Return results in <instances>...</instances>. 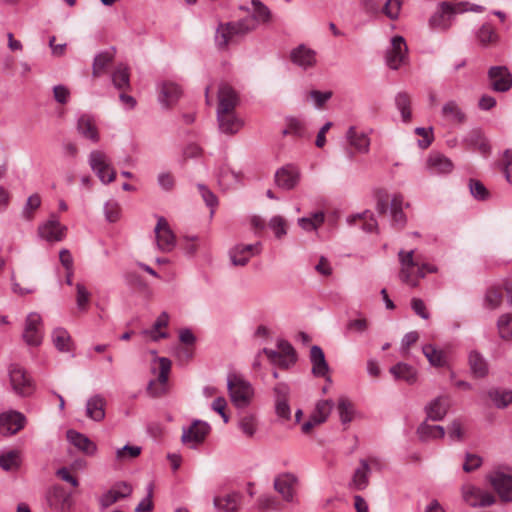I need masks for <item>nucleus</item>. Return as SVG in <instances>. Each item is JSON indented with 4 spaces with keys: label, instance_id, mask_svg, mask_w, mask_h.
<instances>
[{
    "label": "nucleus",
    "instance_id": "obj_1",
    "mask_svg": "<svg viewBox=\"0 0 512 512\" xmlns=\"http://www.w3.org/2000/svg\"><path fill=\"white\" fill-rule=\"evenodd\" d=\"M255 29L256 24L249 18L220 23L215 32V45L219 50H226L230 44L237 43Z\"/></svg>",
    "mask_w": 512,
    "mask_h": 512
},
{
    "label": "nucleus",
    "instance_id": "obj_2",
    "mask_svg": "<svg viewBox=\"0 0 512 512\" xmlns=\"http://www.w3.org/2000/svg\"><path fill=\"white\" fill-rule=\"evenodd\" d=\"M227 388L232 403L237 408H246L252 401L254 390L251 384L238 375H230L227 380Z\"/></svg>",
    "mask_w": 512,
    "mask_h": 512
},
{
    "label": "nucleus",
    "instance_id": "obj_3",
    "mask_svg": "<svg viewBox=\"0 0 512 512\" xmlns=\"http://www.w3.org/2000/svg\"><path fill=\"white\" fill-rule=\"evenodd\" d=\"M414 254V250H400L398 252V259L400 263L399 279L411 287L418 286V280L417 277H414L413 269L417 268L418 271L421 262L420 256H415Z\"/></svg>",
    "mask_w": 512,
    "mask_h": 512
},
{
    "label": "nucleus",
    "instance_id": "obj_4",
    "mask_svg": "<svg viewBox=\"0 0 512 512\" xmlns=\"http://www.w3.org/2000/svg\"><path fill=\"white\" fill-rule=\"evenodd\" d=\"M89 165L103 184H109L116 178V171L111 166L108 156L100 151L93 150L89 154Z\"/></svg>",
    "mask_w": 512,
    "mask_h": 512
},
{
    "label": "nucleus",
    "instance_id": "obj_5",
    "mask_svg": "<svg viewBox=\"0 0 512 512\" xmlns=\"http://www.w3.org/2000/svg\"><path fill=\"white\" fill-rule=\"evenodd\" d=\"M8 373L11 387L17 395L28 397L33 393V381L22 366L11 364L8 368Z\"/></svg>",
    "mask_w": 512,
    "mask_h": 512
},
{
    "label": "nucleus",
    "instance_id": "obj_6",
    "mask_svg": "<svg viewBox=\"0 0 512 512\" xmlns=\"http://www.w3.org/2000/svg\"><path fill=\"white\" fill-rule=\"evenodd\" d=\"M408 59V48L402 36H394L391 47L386 52V64L393 70H397Z\"/></svg>",
    "mask_w": 512,
    "mask_h": 512
},
{
    "label": "nucleus",
    "instance_id": "obj_7",
    "mask_svg": "<svg viewBox=\"0 0 512 512\" xmlns=\"http://www.w3.org/2000/svg\"><path fill=\"white\" fill-rule=\"evenodd\" d=\"M487 480L499 495L501 501L512 502V475L502 471H493L487 476Z\"/></svg>",
    "mask_w": 512,
    "mask_h": 512
},
{
    "label": "nucleus",
    "instance_id": "obj_8",
    "mask_svg": "<svg viewBox=\"0 0 512 512\" xmlns=\"http://www.w3.org/2000/svg\"><path fill=\"white\" fill-rule=\"evenodd\" d=\"M42 338V318L38 313L32 312L26 318L23 339L30 346H38Z\"/></svg>",
    "mask_w": 512,
    "mask_h": 512
},
{
    "label": "nucleus",
    "instance_id": "obj_9",
    "mask_svg": "<svg viewBox=\"0 0 512 512\" xmlns=\"http://www.w3.org/2000/svg\"><path fill=\"white\" fill-rule=\"evenodd\" d=\"M158 248L163 252H170L176 244L174 233L164 217H159L154 229Z\"/></svg>",
    "mask_w": 512,
    "mask_h": 512
},
{
    "label": "nucleus",
    "instance_id": "obj_10",
    "mask_svg": "<svg viewBox=\"0 0 512 512\" xmlns=\"http://www.w3.org/2000/svg\"><path fill=\"white\" fill-rule=\"evenodd\" d=\"M298 478L292 473H282L274 479V489L287 502H292L296 493Z\"/></svg>",
    "mask_w": 512,
    "mask_h": 512
},
{
    "label": "nucleus",
    "instance_id": "obj_11",
    "mask_svg": "<svg viewBox=\"0 0 512 512\" xmlns=\"http://www.w3.org/2000/svg\"><path fill=\"white\" fill-rule=\"evenodd\" d=\"M218 106L217 111H235L240 103L238 93L228 83H220L218 88Z\"/></svg>",
    "mask_w": 512,
    "mask_h": 512
},
{
    "label": "nucleus",
    "instance_id": "obj_12",
    "mask_svg": "<svg viewBox=\"0 0 512 512\" xmlns=\"http://www.w3.org/2000/svg\"><path fill=\"white\" fill-rule=\"evenodd\" d=\"M491 88L496 92H506L512 87V74L505 66H493L488 71Z\"/></svg>",
    "mask_w": 512,
    "mask_h": 512
},
{
    "label": "nucleus",
    "instance_id": "obj_13",
    "mask_svg": "<svg viewBox=\"0 0 512 512\" xmlns=\"http://www.w3.org/2000/svg\"><path fill=\"white\" fill-rule=\"evenodd\" d=\"M26 418L17 411L0 414V434L7 436L16 434L24 428Z\"/></svg>",
    "mask_w": 512,
    "mask_h": 512
},
{
    "label": "nucleus",
    "instance_id": "obj_14",
    "mask_svg": "<svg viewBox=\"0 0 512 512\" xmlns=\"http://www.w3.org/2000/svg\"><path fill=\"white\" fill-rule=\"evenodd\" d=\"M66 231L67 227L62 225L54 215L38 228L39 236L48 242H59L63 240Z\"/></svg>",
    "mask_w": 512,
    "mask_h": 512
},
{
    "label": "nucleus",
    "instance_id": "obj_15",
    "mask_svg": "<svg viewBox=\"0 0 512 512\" xmlns=\"http://www.w3.org/2000/svg\"><path fill=\"white\" fill-rule=\"evenodd\" d=\"M132 493V486L125 482H117L113 487L103 494L99 500L102 508H108L112 504L116 503L120 499L127 498Z\"/></svg>",
    "mask_w": 512,
    "mask_h": 512
},
{
    "label": "nucleus",
    "instance_id": "obj_16",
    "mask_svg": "<svg viewBox=\"0 0 512 512\" xmlns=\"http://www.w3.org/2000/svg\"><path fill=\"white\" fill-rule=\"evenodd\" d=\"M219 129L222 133L233 135L243 127V120L237 115L236 110L216 111Z\"/></svg>",
    "mask_w": 512,
    "mask_h": 512
},
{
    "label": "nucleus",
    "instance_id": "obj_17",
    "mask_svg": "<svg viewBox=\"0 0 512 512\" xmlns=\"http://www.w3.org/2000/svg\"><path fill=\"white\" fill-rule=\"evenodd\" d=\"M260 242L247 245H236L230 252V260L234 266H245L249 259L260 252Z\"/></svg>",
    "mask_w": 512,
    "mask_h": 512
},
{
    "label": "nucleus",
    "instance_id": "obj_18",
    "mask_svg": "<svg viewBox=\"0 0 512 512\" xmlns=\"http://www.w3.org/2000/svg\"><path fill=\"white\" fill-rule=\"evenodd\" d=\"M300 172L293 165H286L275 173V184L282 189L291 190L298 184Z\"/></svg>",
    "mask_w": 512,
    "mask_h": 512
},
{
    "label": "nucleus",
    "instance_id": "obj_19",
    "mask_svg": "<svg viewBox=\"0 0 512 512\" xmlns=\"http://www.w3.org/2000/svg\"><path fill=\"white\" fill-rule=\"evenodd\" d=\"M210 431V426L201 420H194L189 428H183L181 441L187 443H201Z\"/></svg>",
    "mask_w": 512,
    "mask_h": 512
},
{
    "label": "nucleus",
    "instance_id": "obj_20",
    "mask_svg": "<svg viewBox=\"0 0 512 512\" xmlns=\"http://www.w3.org/2000/svg\"><path fill=\"white\" fill-rule=\"evenodd\" d=\"M158 362L160 371L157 380L150 381L148 385V390L154 396H158L163 393V386H165L168 381V376L172 365L171 361L166 357H159Z\"/></svg>",
    "mask_w": 512,
    "mask_h": 512
},
{
    "label": "nucleus",
    "instance_id": "obj_21",
    "mask_svg": "<svg viewBox=\"0 0 512 512\" xmlns=\"http://www.w3.org/2000/svg\"><path fill=\"white\" fill-rule=\"evenodd\" d=\"M310 361L312 363V373L317 377H326L328 381H331L330 377L327 376L329 372V366L325 359L322 348L318 345H313L310 349Z\"/></svg>",
    "mask_w": 512,
    "mask_h": 512
},
{
    "label": "nucleus",
    "instance_id": "obj_22",
    "mask_svg": "<svg viewBox=\"0 0 512 512\" xmlns=\"http://www.w3.org/2000/svg\"><path fill=\"white\" fill-rule=\"evenodd\" d=\"M346 139L349 145L358 153L366 154L369 151L370 139L366 133L358 131L354 126L348 128Z\"/></svg>",
    "mask_w": 512,
    "mask_h": 512
},
{
    "label": "nucleus",
    "instance_id": "obj_23",
    "mask_svg": "<svg viewBox=\"0 0 512 512\" xmlns=\"http://www.w3.org/2000/svg\"><path fill=\"white\" fill-rule=\"evenodd\" d=\"M449 399L445 396H439L432 400L426 407L427 418L433 421L442 420L449 409Z\"/></svg>",
    "mask_w": 512,
    "mask_h": 512
},
{
    "label": "nucleus",
    "instance_id": "obj_24",
    "mask_svg": "<svg viewBox=\"0 0 512 512\" xmlns=\"http://www.w3.org/2000/svg\"><path fill=\"white\" fill-rule=\"evenodd\" d=\"M67 439L78 450L87 455H94L97 451V446L86 435L79 433L75 430L67 431Z\"/></svg>",
    "mask_w": 512,
    "mask_h": 512
},
{
    "label": "nucleus",
    "instance_id": "obj_25",
    "mask_svg": "<svg viewBox=\"0 0 512 512\" xmlns=\"http://www.w3.org/2000/svg\"><path fill=\"white\" fill-rule=\"evenodd\" d=\"M106 400L103 396L97 394L90 397L86 403V416L90 419L100 422L105 418Z\"/></svg>",
    "mask_w": 512,
    "mask_h": 512
},
{
    "label": "nucleus",
    "instance_id": "obj_26",
    "mask_svg": "<svg viewBox=\"0 0 512 512\" xmlns=\"http://www.w3.org/2000/svg\"><path fill=\"white\" fill-rule=\"evenodd\" d=\"M291 61L296 65L307 69L316 63L315 52L304 45H299L291 52Z\"/></svg>",
    "mask_w": 512,
    "mask_h": 512
},
{
    "label": "nucleus",
    "instance_id": "obj_27",
    "mask_svg": "<svg viewBox=\"0 0 512 512\" xmlns=\"http://www.w3.org/2000/svg\"><path fill=\"white\" fill-rule=\"evenodd\" d=\"M242 495L239 492H232L225 496L214 498V506L223 512H237L241 504Z\"/></svg>",
    "mask_w": 512,
    "mask_h": 512
},
{
    "label": "nucleus",
    "instance_id": "obj_28",
    "mask_svg": "<svg viewBox=\"0 0 512 512\" xmlns=\"http://www.w3.org/2000/svg\"><path fill=\"white\" fill-rule=\"evenodd\" d=\"M77 131L84 138L89 139L94 143L99 141V133L94 119L89 115L83 114L79 117L77 121Z\"/></svg>",
    "mask_w": 512,
    "mask_h": 512
},
{
    "label": "nucleus",
    "instance_id": "obj_29",
    "mask_svg": "<svg viewBox=\"0 0 512 512\" xmlns=\"http://www.w3.org/2000/svg\"><path fill=\"white\" fill-rule=\"evenodd\" d=\"M360 466L354 471L350 485L356 490H364L369 485L370 465L368 460L360 459Z\"/></svg>",
    "mask_w": 512,
    "mask_h": 512
},
{
    "label": "nucleus",
    "instance_id": "obj_30",
    "mask_svg": "<svg viewBox=\"0 0 512 512\" xmlns=\"http://www.w3.org/2000/svg\"><path fill=\"white\" fill-rule=\"evenodd\" d=\"M389 372L397 380H404L408 384H413L417 380L416 370L409 364L399 362L389 369Z\"/></svg>",
    "mask_w": 512,
    "mask_h": 512
},
{
    "label": "nucleus",
    "instance_id": "obj_31",
    "mask_svg": "<svg viewBox=\"0 0 512 512\" xmlns=\"http://www.w3.org/2000/svg\"><path fill=\"white\" fill-rule=\"evenodd\" d=\"M115 57V49L112 48L107 51L100 52L94 58L92 65V75L93 77L101 76L105 71L108 65L114 60Z\"/></svg>",
    "mask_w": 512,
    "mask_h": 512
},
{
    "label": "nucleus",
    "instance_id": "obj_32",
    "mask_svg": "<svg viewBox=\"0 0 512 512\" xmlns=\"http://www.w3.org/2000/svg\"><path fill=\"white\" fill-rule=\"evenodd\" d=\"M427 164L434 173H449L453 169L451 160L440 153H432L427 160Z\"/></svg>",
    "mask_w": 512,
    "mask_h": 512
},
{
    "label": "nucleus",
    "instance_id": "obj_33",
    "mask_svg": "<svg viewBox=\"0 0 512 512\" xmlns=\"http://www.w3.org/2000/svg\"><path fill=\"white\" fill-rule=\"evenodd\" d=\"M49 502L51 506L65 510L70 507L71 496L63 487L56 485L51 490Z\"/></svg>",
    "mask_w": 512,
    "mask_h": 512
},
{
    "label": "nucleus",
    "instance_id": "obj_34",
    "mask_svg": "<svg viewBox=\"0 0 512 512\" xmlns=\"http://www.w3.org/2000/svg\"><path fill=\"white\" fill-rule=\"evenodd\" d=\"M169 323V315L167 312H162L159 317L156 319L151 329L144 330L142 333L144 335L149 336L153 341H158L159 339H165L168 337L167 332H161V328H165Z\"/></svg>",
    "mask_w": 512,
    "mask_h": 512
},
{
    "label": "nucleus",
    "instance_id": "obj_35",
    "mask_svg": "<svg viewBox=\"0 0 512 512\" xmlns=\"http://www.w3.org/2000/svg\"><path fill=\"white\" fill-rule=\"evenodd\" d=\"M469 366L474 377L483 378L488 374V365L484 357L477 351L469 354Z\"/></svg>",
    "mask_w": 512,
    "mask_h": 512
},
{
    "label": "nucleus",
    "instance_id": "obj_36",
    "mask_svg": "<svg viewBox=\"0 0 512 512\" xmlns=\"http://www.w3.org/2000/svg\"><path fill=\"white\" fill-rule=\"evenodd\" d=\"M417 434L421 441H428L431 439L442 438L445 435V430L440 425H430L424 421L418 427Z\"/></svg>",
    "mask_w": 512,
    "mask_h": 512
},
{
    "label": "nucleus",
    "instance_id": "obj_37",
    "mask_svg": "<svg viewBox=\"0 0 512 512\" xmlns=\"http://www.w3.org/2000/svg\"><path fill=\"white\" fill-rule=\"evenodd\" d=\"M181 96V89L175 83H163L160 92V102L165 106L176 102Z\"/></svg>",
    "mask_w": 512,
    "mask_h": 512
},
{
    "label": "nucleus",
    "instance_id": "obj_38",
    "mask_svg": "<svg viewBox=\"0 0 512 512\" xmlns=\"http://www.w3.org/2000/svg\"><path fill=\"white\" fill-rule=\"evenodd\" d=\"M21 453L18 450H10L0 455V467L4 471H15L20 468Z\"/></svg>",
    "mask_w": 512,
    "mask_h": 512
},
{
    "label": "nucleus",
    "instance_id": "obj_39",
    "mask_svg": "<svg viewBox=\"0 0 512 512\" xmlns=\"http://www.w3.org/2000/svg\"><path fill=\"white\" fill-rule=\"evenodd\" d=\"M442 115L446 119H449L456 123H463L466 120L465 113L461 110L458 104L451 100L446 102L442 107Z\"/></svg>",
    "mask_w": 512,
    "mask_h": 512
},
{
    "label": "nucleus",
    "instance_id": "obj_40",
    "mask_svg": "<svg viewBox=\"0 0 512 512\" xmlns=\"http://www.w3.org/2000/svg\"><path fill=\"white\" fill-rule=\"evenodd\" d=\"M402 204L403 197L401 195H394L391 200L392 224L400 228L404 227L406 223V216L402 210Z\"/></svg>",
    "mask_w": 512,
    "mask_h": 512
},
{
    "label": "nucleus",
    "instance_id": "obj_41",
    "mask_svg": "<svg viewBox=\"0 0 512 512\" xmlns=\"http://www.w3.org/2000/svg\"><path fill=\"white\" fill-rule=\"evenodd\" d=\"M112 82L119 89H128L130 87L129 69L124 64H119L112 74Z\"/></svg>",
    "mask_w": 512,
    "mask_h": 512
},
{
    "label": "nucleus",
    "instance_id": "obj_42",
    "mask_svg": "<svg viewBox=\"0 0 512 512\" xmlns=\"http://www.w3.org/2000/svg\"><path fill=\"white\" fill-rule=\"evenodd\" d=\"M325 220V214L322 211L314 212L309 217L298 219V225L305 231L317 230Z\"/></svg>",
    "mask_w": 512,
    "mask_h": 512
},
{
    "label": "nucleus",
    "instance_id": "obj_43",
    "mask_svg": "<svg viewBox=\"0 0 512 512\" xmlns=\"http://www.w3.org/2000/svg\"><path fill=\"white\" fill-rule=\"evenodd\" d=\"M252 6L254 12L252 17L248 18L252 19L256 25L257 22L268 23L271 21L272 13L264 3H262L260 0H252Z\"/></svg>",
    "mask_w": 512,
    "mask_h": 512
},
{
    "label": "nucleus",
    "instance_id": "obj_44",
    "mask_svg": "<svg viewBox=\"0 0 512 512\" xmlns=\"http://www.w3.org/2000/svg\"><path fill=\"white\" fill-rule=\"evenodd\" d=\"M395 105L397 109L401 112V117L404 122H409L411 120V98L407 92H399L395 96Z\"/></svg>",
    "mask_w": 512,
    "mask_h": 512
},
{
    "label": "nucleus",
    "instance_id": "obj_45",
    "mask_svg": "<svg viewBox=\"0 0 512 512\" xmlns=\"http://www.w3.org/2000/svg\"><path fill=\"white\" fill-rule=\"evenodd\" d=\"M423 354L429 363L435 367H442L446 364V357L443 351L437 350L433 345L427 344L423 346Z\"/></svg>",
    "mask_w": 512,
    "mask_h": 512
},
{
    "label": "nucleus",
    "instance_id": "obj_46",
    "mask_svg": "<svg viewBox=\"0 0 512 512\" xmlns=\"http://www.w3.org/2000/svg\"><path fill=\"white\" fill-rule=\"evenodd\" d=\"M357 220H363L362 229L368 233L375 231L378 227L377 221L375 220L372 213L365 211L361 214L349 216L347 221L349 224L355 223Z\"/></svg>",
    "mask_w": 512,
    "mask_h": 512
},
{
    "label": "nucleus",
    "instance_id": "obj_47",
    "mask_svg": "<svg viewBox=\"0 0 512 512\" xmlns=\"http://www.w3.org/2000/svg\"><path fill=\"white\" fill-rule=\"evenodd\" d=\"M286 123L287 126L282 132L283 135H293L295 137L305 136L306 129L302 120L295 117H287Z\"/></svg>",
    "mask_w": 512,
    "mask_h": 512
},
{
    "label": "nucleus",
    "instance_id": "obj_48",
    "mask_svg": "<svg viewBox=\"0 0 512 512\" xmlns=\"http://www.w3.org/2000/svg\"><path fill=\"white\" fill-rule=\"evenodd\" d=\"M485 306L489 309H497L503 302V294L499 287L492 286L487 289L485 298Z\"/></svg>",
    "mask_w": 512,
    "mask_h": 512
},
{
    "label": "nucleus",
    "instance_id": "obj_49",
    "mask_svg": "<svg viewBox=\"0 0 512 512\" xmlns=\"http://www.w3.org/2000/svg\"><path fill=\"white\" fill-rule=\"evenodd\" d=\"M337 410L342 424H348L352 421L354 415L353 404L345 397L338 400Z\"/></svg>",
    "mask_w": 512,
    "mask_h": 512
},
{
    "label": "nucleus",
    "instance_id": "obj_50",
    "mask_svg": "<svg viewBox=\"0 0 512 512\" xmlns=\"http://www.w3.org/2000/svg\"><path fill=\"white\" fill-rule=\"evenodd\" d=\"M268 227L273 231L277 239L283 238L288 232V222L280 215L273 216L268 222Z\"/></svg>",
    "mask_w": 512,
    "mask_h": 512
},
{
    "label": "nucleus",
    "instance_id": "obj_51",
    "mask_svg": "<svg viewBox=\"0 0 512 512\" xmlns=\"http://www.w3.org/2000/svg\"><path fill=\"white\" fill-rule=\"evenodd\" d=\"M334 407L332 400H321L318 401L312 416L317 420L315 422L324 423Z\"/></svg>",
    "mask_w": 512,
    "mask_h": 512
},
{
    "label": "nucleus",
    "instance_id": "obj_52",
    "mask_svg": "<svg viewBox=\"0 0 512 512\" xmlns=\"http://www.w3.org/2000/svg\"><path fill=\"white\" fill-rule=\"evenodd\" d=\"M52 339H53V343H54L55 347L59 351H69L70 350L69 344H70L71 338L65 329H63V328L55 329L52 334Z\"/></svg>",
    "mask_w": 512,
    "mask_h": 512
},
{
    "label": "nucleus",
    "instance_id": "obj_53",
    "mask_svg": "<svg viewBox=\"0 0 512 512\" xmlns=\"http://www.w3.org/2000/svg\"><path fill=\"white\" fill-rule=\"evenodd\" d=\"M499 335L504 340L512 339V314L506 313L499 317L497 322Z\"/></svg>",
    "mask_w": 512,
    "mask_h": 512
},
{
    "label": "nucleus",
    "instance_id": "obj_54",
    "mask_svg": "<svg viewBox=\"0 0 512 512\" xmlns=\"http://www.w3.org/2000/svg\"><path fill=\"white\" fill-rule=\"evenodd\" d=\"M91 293L87 290V288L81 284H76V304L77 308L81 312H86L88 309V305L90 302Z\"/></svg>",
    "mask_w": 512,
    "mask_h": 512
},
{
    "label": "nucleus",
    "instance_id": "obj_55",
    "mask_svg": "<svg viewBox=\"0 0 512 512\" xmlns=\"http://www.w3.org/2000/svg\"><path fill=\"white\" fill-rule=\"evenodd\" d=\"M239 428L246 436L252 437L257 429L256 416L253 414L243 415L239 420Z\"/></svg>",
    "mask_w": 512,
    "mask_h": 512
},
{
    "label": "nucleus",
    "instance_id": "obj_56",
    "mask_svg": "<svg viewBox=\"0 0 512 512\" xmlns=\"http://www.w3.org/2000/svg\"><path fill=\"white\" fill-rule=\"evenodd\" d=\"M488 394L498 408H504L512 403V391L510 390L499 391L493 389L490 390Z\"/></svg>",
    "mask_w": 512,
    "mask_h": 512
},
{
    "label": "nucleus",
    "instance_id": "obj_57",
    "mask_svg": "<svg viewBox=\"0 0 512 512\" xmlns=\"http://www.w3.org/2000/svg\"><path fill=\"white\" fill-rule=\"evenodd\" d=\"M469 189L472 196L477 200H486L489 197V191L484 186V184L475 179H471L469 182Z\"/></svg>",
    "mask_w": 512,
    "mask_h": 512
},
{
    "label": "nucleus",
    "instance_id": "obj_58",
    "mask_svg": "<svg viewBox=\"0 0 512 512\" xmlns=\"http://www.w3.org/2000/svg\"><path fill=\"white\" fill-rule=\"evenodd\" d=\"M140 453H141V447L125 445L124 447H122L116 451V458L119 461H124L127 459L136 458L140 455Z\"/></svg>",
    "mask_w": 512,
    "mask_h": 512
},
{
    "label": "nucleus",
    "instance_id": "obj_59",
    "mask_svg": "<svg viewBox=\"0 0 512 512\" xmlns=\"http://www.w3.org/2000/svg\"><path fill=\"white\" fill-rule=\"evenodd\" d=\"M200 194L208 207L211 208V215L214 213V208L218 205V200L215 194L209 190L204 184H198Z\"/></svg>",
    "mask_w": 512,
    "mask_h": 512
},
{
    "label": "nucleus",
    "instance_id": "obj_60",
    "mask_svg": "<svg viewBox=\"0 0 512 512\" xmlns=\"http://www.w3.org/2000/svg\"><path fill=\"white\" fill-rule=\"evenodd\" d=\"M415 133L422 137V139H420L418 141V145L420 148L426 149L432 143V140H433L432 127H429V128L417 127L415 129Z\"/></svg>",
    "mask_w": 512,
    "mask_h": 512
},
{
    "label": "nucleus",
    "instance_id": "obj_61",
    "mask_svg": "<svg viewBox=\"0 0 512 512\" xmlns=\"http://www.w3.org/2000/svg\"><path fill=\"white\" fill-rule=\"evenodd\" d=\"M104 212L109 222H116L120 217V206L115 201H108L104 205Z\"/></svg>",
    "mask_w": 512,
    "mask_h": 512
},
{
    "label": "nucleus",
    "instance_id": "obj_62",
    "mask_svg": "<svg viewBox=\"0 0 512 512\" xmlns=\"http://www.w3.org/2000/svg\"><path fill=\"white\" fill-rule=\"evenodd\" d=\"M497 35L490 25H483L478 32V39L483 45L492 43L496 40Z\"/></svg>",
    "mask_w": 512,
    "mask_h": 512
},
{
    "label": "nucleus",
    "instance_id": "obj_63",
    "mask_svg": "<svg viewBox=\"0 0 512 512\" xmlns=\"http://www.w3.org/2000/svg\"><path fill=\"white\" fill-rule=\"evenodd\" d=\"M481 465L482 458L479 455L467 453L463 464V470L465 472H472L478 469Z\"/></svg>",
    "mask_w": 512,
    "mask_h": 512
},
{
    "label": "nucleus",
    "instance_id": "obj_64",
    "mask_svg": "<svg viewBox=\"0 0 512 512\" xmlns=\"http://www.w3.org/2000/svg\"><path fill=\"white\" fill-rule=\"evenodd\" d=\"M503 166L506 180L512 184V150H506L503 155Z\"/></svg>",
    "mask_w": 512,
    "mask_h": 512
}]
</instances>
